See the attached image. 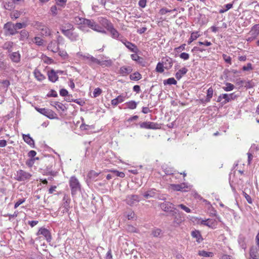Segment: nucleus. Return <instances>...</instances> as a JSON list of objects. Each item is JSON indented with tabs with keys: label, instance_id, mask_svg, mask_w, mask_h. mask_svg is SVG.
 I'll use <instances>...</instances> for the list:
<instances>
[{
	"label": "nucleus",
	"instance_id": "obj_13",
	"mask_svg": "<svg viewBox=\"0 0 259 259\" xmlns=\"http://www.w3.org/2000/svg\"><path fill=\"white\" fill-rule=\"evenodd\" d=\"M160 207L163 211L165 212H173L175 211L173 210L172 209H176L175 208H174V205L172 204V203L168 201H165L163 203H161L160 204Z\"/></svg>",
	"mask_w": 259,
	"mask_h": 259
},
{
	"label": "nucleus",
	"instance_id": "obj_54",
	"mask_svg": "<svg viewBox=\"0 0 259 259\" xmlns=\"http://www.w3.org/2000/svg\"><path fill=\"white\" fill-rule=\"evenodd\" d=\"M38 159V158H30L26 161V164L29 167H31L33 165L35 160Z\"/></svg>",
	"mask_w": 259,
	"mask_h": 259
},
{
	"label": "nucleus",
	"instance_id": "obj_7",
	"mask_svg": "<svg viewBox=\"0 0 259 259\" xmlns=\"http://www.w3.org/2000/svg\"><path fill=\"white\" fill-rule=\"evenodd\" d=\"M120 41L124 46L132 52L134 53H138L139 51L138 47L130 41H128L125 38L122 39L119 38Z\"/></svg>",
	"mask_w": 259,
	"mask_h": 259
},
{
	"label": "nucleus",
	"instance_id": "obj_55",
	"mask_svg": "<svg viewBox=\"0 0 259 259\" xmlns=\"http://www.w3.org/2000/svg\"><path fill=\"white\" fill-rule=\"evenodd\" d=\"M101 93H102V90L100 88H97L94 90L93 94L94 97L96 98V97L99 96V95H100Z\"/></svg>",
	"mask_w": 259,
	"mask_h": 259
},
{
	"label": "nucleus",
	"instance_id": "obj_52",
	"mask_svg": "<svg viewBox=\"0 0 259 259\" xmlns=\"http://www.w3.org/2000/svg\"><path fill=\"white\" fill-rule=\"evenodd\" d=\"M98 173L95 172V171L92 170L89 172L88 177L91 179H94L98 177Z\"/></svg>",
	"mask_w": 259,
	"mask_h": 259
},
{
	"label": "nucleus",
	"instance_id": "obj_6",
	"mask_svg": "<svg viewBox=\"0 0 259 259\" xmlns=\"http://www.w3.org/2000/svg\"><path fill=\"white\" fill-rule=\"evenodd\" d=\"M36 110L40 113L45 115L50 119H52L58 118L57 114L51 109L46 108H36Z\"/></svg>",
	"mask_w": 259,
	"mask_h": 259
},
{
	"label": "nucleus",
	"instance_id": "obj_37",
	"mask_svg": "<svg viewBox=\"0 0 259 259\" xmlns=\"http://www.w3.org/2000/svg\"><path fill=\"white\" fill-rule=\"evenodd\" d=\"M34 75L35 77L38 81H42L46 79V76L41 74V73L37 69H35L34 71Z\"/></svg>",
	"mask_w": 259,
	"mask_h": 259
},
{
	"label": "nucleus",
	"instance_id": "obj_50",
	"mask_svg": "<svg viewBox=\"0 0 259 259\" xmlns=\"http://www.w3.org/2000/svg\"><path fill=\"white\" fill-rule=\"evenodd\" d=\"M33 42L39 46H42L44 44V40L40 37L37 36L34 38Z\"/></svg>",
	"mask_w": 259,
	"mask_h": 259
},
{
	"label": "nucleus",
	"instance_id": "obj_20",
	"mask_svg": "<svg viewBox=\"0 0 259 259\" xmlns=\"http://www.w3.org/2000/svg\"><path fill=\"white\" fill-rule=\"evenodd\" d=\"M171 188L176 191H187L186 188H188L186 183H183L180 184H171Z\"/></svg>",
	"mask_w": 259,
	"mask_h": 259
},
{
	"label": "nucleus",
	"instance_id": "obj_56",
	"mask_svg": "<svg viewBox=\"0 0 259 259\" xmlns=\"http://www.w3.org/2000/svg\"><path fill=\"white\" fill-rule=\"evenodd\" d=\"M242 193H243V195L245 198L247 202L249 204H252V200L251 197L248 194H247L246 192H245L244 191H243Z\"/></svg>",
	"mask_w": 259,
	"mask_h": 259
},
{
	"label": "nucleus",
	"instance_id": "obj_61",
	"mask_svg": "<svg viewBox=\"0 0 259 259\" xmlns=\"http://www.w3.org/2000/svg\"><path fill=\"white\" fill-rule=\"evenodd\" d=\"M25 201V198L20 199H19L15 204L14 208H17L20 204H22Z\"/></svg>",
	"mask_w": 259,
	"mask_h": 259
},
{
	"label": "nucleus",
	"instance_id": "obj_2",
	"mask_svg": "<svg viewBox=\"0 0 259 259\" xmlns=\"http://www.w3.org/2000/svg\"><path fill=\"white\" fill-rule=\"evenodd\" d=\"M69 183L72 195H75L77 192L80 191L81 185L78 180L75 176H72L70 178Z\"/></svg>",
	"mask_w": 259,
	"mask_h": 259
},
{
	"label": "nucleus",
	"instance_id": "obj_46",
	"mask_svg": "<svg viewBox=\"0 0 259 259\" xmlns=\"http://www.w3.org/2000/svg\"><path fill=\"white\" fill-rule=\"evenodd\" d=\"M56 35L57 38L56 42L58 44V45H60L63 44L64 42V39L62 36H61L59 34V32L58 31L56 32Z\"/></svg>",
	"mask_w": 259,
	"mask_h": 259
},
{
	"label": "nucleus",
	"instance_id": "obj_44",
	"mask_svg": "<svg viewBox=\"0 0 259 259\" xmlns=\"http://www.w3.org/2000/svg\"><path fill=\"white\" fill-rule=\"evenodd\" d=\"M85 20L86 19L80 17H75L74 19V23H75L76 24L79 25V24H84Z\"/></svg>",
	"mask_w": 259,
	"mask_h": 259
},
{
	"label": "nucleus",
	"instance_id": "obj_39",
	"mask_svg": "<svg viewBox=\"0 0 259 259\" xmlns=\"http://www.w3.org/2000/svg\"><path fill=\"white\" fill-rule=\"evenodd\" d=\"M200 35L198 34V31H194L192 32L191 36L188 41V44H190L193 41L196 39Z\"/></svg>",
	"mask_w": 259,
	"mask_h": 259
},
{
	"label": "nucleus",
	"instance_id": "obj_21",
	"mask_svg": "<svg viewBox=\"0 0 259 259\" xmlns=\"http://www.w3.org/2000/svg\"><path fill=\"white\" fill-rule=\"evenodd\" d=\"M48 79L49 81L52 82H55L58 80L59 77L57 74V72L54 70L51 69V70L48 71L47 72Z\"/></svg>",
	"mask_w": 259,
	"mask_h": 259
},
{
	"label": "nucleus",
	"instance_id": "obj_9",
	"mask_svg": "<svg viewBox=\"0 0 259 259\" xmlns=\"http://www.w3.org/2000/svg\"><path fill=\"white\" fill-rule=\"evenodd\" d=\"M140 126L142 128L156 130L160 128L159 124L150 121H145L140 124Z\"/></svg>",
	"mask_w": 259,
	"mask_h": 259
},
{
	"label": "nucleus",
	"instance_id": "obj_28",
	"mask_svg": "<svg viewBox=\"0 0 259 259\" xmlns=\"http://www.w3.org/2000/svg\"><path fill=\"white\" fill-rule=\"evenodd\" d=\"M213 93V90L211 87L209 88L207 91V95L206 99L204 100L203 99H201V101L202 103H206L209 102L210 101V99L212 97Z\"/></svg>",
	"mask_w": 259,
	"mask_h": 259
},
{
	"label": "nucleus",
	"instance_id": "obj_15",
	"mask_svg": "<svg viewBox=\"0 0 259 259\" xmlns=\"http://www.w3.org/2000/svg\"><path fill=\"white\" fill-rule=\"evenodd\" d=\"M125 201L127 204L134 205L139 201V196L137 195H128L126 197Z\"/></svg>",
	"mask_w": 259,
	"mask_h": 259
},
{
	"label": "nucleus",
	"instance_id": "obj_40",
	"mask_svg": "<svg viewBox=\"0 0 259 259\" xmlns=\"http://www.w3.org/2000/svg\"><path fill=\"white\" fill-rule=\"evenodd\" d=\"M130 78L132 80H139L142 78L141 74L138 72H136L130 75Z\"/></svg>",
	"mask_w": 259,
	"mask_h": 259
},
{
	"label": "nucleus",
	"instance_id": "obj_57",
	"mask_svg": "<svg viewBox=\"0 0 259 259\" xmlns=\"http://www.w3.org/2000/svg\"><path fill=\"white\" fill-rule=\"evenodd\" d=\"M252 69V64L250 63H248L246 66H244L242 67V70L244 71H249Z\"/></svg>",
	"mask_w": 259,
	"mask_h": 259
},
{
	"label": "nucleus",
	"instance_id": "obj_10",
	"mask_svg": "<svg viewBox=\"0 0 259 259\" xmlns=\"http://www.w3.org/2000/svg\"><path fill=\"white\" fill-rule=\"evenodd\" d=\"M36 235L37 236L42 235L45 237L46 240L48 242H51L52 239L50 231L45 228H40L38 231Z\"/></svg>",
	"mask_w": 259,
	"mask_h": 259
},
{
	"label": "nucleus",
	"instance_id": "obj_58",
	"mask_svg": "<svg viewBox=\"0 0 259 259\" xmlns=\"http://www.w3.org/2000/svg\"><path fill=\"white\" fill-rule=\"evenodd\" d=\"M178 207H180L181 209L185 211L186 212L190 213L191 211V209L189 207H187L186 206L184 205L183 204L178 205Z\"/></svg>",
	"mask_w": 259,
	"mask_h": 259
},
{
	"label": "nucleus",
	"instance_id": "obj_33",
	"mask_svg": "<svg viewBox=\"0 0 259 259\" xmlns=\"http://www.w3.org/2000/svg\"><path fill=\"white\" fill-rule=\"evenodd\" d=\"M188 70L186 67H183L180 69L176 73V77L178 80H180L184 75H185L188 72Z\"/></svg>",
	"mask_w": 259,
	"mask_h": 259
},
{
	"label": "nucleus",
	"instance_id": "obj_43",
	"mask_svg": "<svg viewBox=\"0 0 259 259\" xmlns=\"http://www.w3.org/2000/svg\"><path fill=\"white\" fill-rule=\"evenodd\" d=\"M177 83V82L176 80L174 78H173V77L169 78H168L167 79H165V80H163V84L164 85H166V84H168V85L174 84V85H176Z\"/></svg>",
	"mask_w": 259,
	"mask_h": 259
},
{
	"label": "nucleus",
	"instance_id": "obj_41",
	"mask_svg": "<svg viewBox=\"0 0 259 259\" xmlns=\"http://www.w3.org/2000/svg\"><path fill=\"white\" fill-rule=\"evenodd\" d=\"M127 108L130 109H135L137 106V103L135 101H130L125 103Z\"/></svg>",
	"mask_w": 259,
	"mask_h": 259
},
{
	"label": "nucleus",
	"instance_id": "obj_1",
	"mask_svg": "<svg viewBox=\"0 0 259 259\" xmlns=\"http://www.w3.org/2000/svg\"><path fill=\"white\" fill-rule=\"evenodd\" d=\"M76 55L78 57L81 58L82 60L86 61V63L92 68H94L95 64L99 65L103 67H110L112 64V61L110 59L100 60L89 53L83 54L82 52H79Z\"/></svg>",
	"mask_w": 259,
	"mask_h": 259
},
{
	"label": "nucleus",
	"instance_id": "obj_18",
	"mask_svg": "<svg viewBox=\"0 0 259 259\" xmlns=\"http://www.w3.org/2000/svg\"><path fill=\"white\" fill-rule=\"evenodd\" d=\"M158 195L157 191L155 189H150L145 192L143 195L146 199L155 198Z\"/></svg>",
	"mask_w": 259,
	"mask_h": 259
},
{
	"label": "nucleus",
	"instance_id": "obj_63",
	"mask_svg": "<svg viewBox=\"0 0 259 259\" xmlns=\"http://www.w3.org/2000/svg\"><path fill=\"white\" fill-rule=\"evenodd\" d=\"M51 12L53 15L56 16L57 14V8L56 5L52 6Z\"/></svg>",
	"mask_w": 259,
	"mask_h": 259
},
{
	"label": "nucleus",
	"instance_id": "obj_47",
	"mask_svg": "<svg viewBox=\"0 0 259 259\" xmlns=\"http://www.w3.org/2000/svg\"><path fill=\"white\" fill-rule=\"evenodd\" d=\"M14 26L16 31H17V30L25 28L27 26V24L25 22L16 23L14 24Z\"/></svg>",
	"mask_w": 259,
	"mask_h": 259
},
{
	"label": "nucleus",
	"instance_id": "obj_42",
	"mask_svg": "<svg viewBox=\"0 0 259 259\" xmlns=\"http://www.w3.org/2000/svg\"><path fill=\"white\" fill-rule=\"evenodd\" d=\"M226 86L222 87V89L226 92H229L233 90L235 88L234 84L227 82L225 83Z\"/></svg>",
	"mask_w": 259,
	"mask_h": 259
},
{
	"label": "nucleus",
	"instance_id": "obj_23",
	"mask_svg": "<svg viewBox=\"0 0 259 259\" xmlns=\"http://www.w3.org/2000/svg\"><path fill=\"white\" fill-rule=\"evenodd\" d=\"M98 20L99 23L107 30H108L113 25L111 21L106 18L101 17L98 18Z\"/></svg>",
	"mask_w": 259,
	"mask_h": 259
},
{
	"label": "nucleus",
	"instance_id": "obj_49",
	"mask_svg": "<svg viewBox=\"0 0 259 259\" xmlns=\"http://www.w3.org/2000/svg\"><path fill=\"white\" fill-rule=\"evenodd\" d=\"M152 235L155 237H158L161 236V230L159 229H154L152 231Z\"/></svg>",
	"mask_w": 259,
	"mask_h": 259
},
{
	"label": "nucleus",
	"instance_id": "obj_38",
	"mask_svg": "<svg viewBox=\"0 0 259 259\" xmlns=\"http://www.w3.org/2000/svg\"><path fill=\"white\" fill-rule=\"evenodd\" d=\"M28 32L26 30H22L20 32L19 39L21 41H24L27 39L28 37Z\"/></svg>",
	"mask_w": 259,
	"mask_h": 259
},
{
	"label": "nucleus",
	"instance_id": "obj_30",
	"mask_svg": "<svg viewBox=\"0 0 259 259\" xmlns=\"http://www.w3.org/2000/svg\"><path fill=\"white\" fill-rule=\"evenodd\" d=\"M23 139L24 141L30 146L34 147V141L33 139L30 137L29 134L27 135H23Z\"/></svg>",
	"mask_w": 259,
	"mask_h": 259
},
{
	"label": "nucleus",
	"instance_id": "obj_3",
	"mask_svg": "<svg viewBox=\"0 0 259 259\" xmlns=\"http://www.w3.org/2000/svg\"><path fill=\"white\" fill-rule=\"evenodd\" d=\"M84 25L88 26L89 28L94 31L100 32L101 33L106 34V31L99 24L96 23L94 20L87 19L85 20Z\"/></svg>",
	"mask_w": 259,
	"mask_h": 259
},
{
	"label": "nucleus",
	"instance_id": "obj_31",
	"mask_svg": "<svg viewBox=\"0 0 259 259\" xmlns=\"http://www.w3.org/2000/svg\"><path fill=\"white\" fill-rule=\"evenodd\" d=\"M191 236L196 239V241L198 243H200L202 240L203 238L201 235L200 232L198 230H194L191 232Z\"/></svg>",
	"mask_w": 259,
	"mask_h": 259
},
{
	"label": "nucleus",
	"instance_id": "obj_48",
	"mask_svg": "<svg viewBox=\"0 0 259 259\" xmlns=\"http://www.w3.org/2000/svg\"><path fill=\"white\" fill-rule=\"evenodd\" d=\"M198 254L204 257L212 256L213 253L211 252H207L204 250L199 251Z\"/></svg>",
	"mask_w": 259,
	"mask_h": 259
},
{
	"label": "nucleus",
	"instance_id": "obj_5",
	"mask_svg": "<svg viewBox=\"0 0 259 259\" xmlns=\"http://www.w3.org/2000/svg\"><path fill=\"white\" fill-rule=\"evenodd\" d=\"M35 26L38 30L40 31L41 33L43 35L50 36L51 35V29L44 23L37 22L35 23Z\"/></svg>",
	"mask_w": 259,
	"mask_h": 259
},
{
	"label": "nucleus",
	"instance_id": "obj_45",
	"mask_svg": "<svg viewBox=\"0 0 259 259\" xmlns=\"http://www.w3.org/2000/svg\"><path fill=\"white\" fill-rule=\"evenodd\" d=\"M109 171L114 175V177L117 176L121 178H123L125 177V174L123 172H120L116 170L113 169H111Z\"/></svg>",
	"mask_w": 259,
	"mask_h": 259
},
{
	"label": "nucleus",
	"instance_id": "obj_60",
	"mask_svg": "<svg viewBox=\"0 0 259 259\" xmlns=\"http://www.w3.org/2000/svg\"><path fill=\"white\" fill-rule=\"evenodd\" d=\"M180 57L184 60H187L189 59V54L187 53H182L180 55Z\"/></svg>",
	"mask_w": 259,
	"mask_h": 259
},
{
	"label": "nucleus",
	"instance_id": "obj_62",
	"mask_svg": "<svg viewBox=\"0 0 259 259\" xmlns=\"http://www.w3.org/2000/svg\"><path fill=\"white\" fill-rule=\"evenodd\" d=\"M171 11H169V10H168L165 8H162L159 11V13L161 15H164L167 13H171Z\"/></svg>",
	"mask_w": 259,
	"mask_h": 259
},
{
	"label": "nucleus",
	"instance_id": "obj_14",
	"mask_svg": "<svg viewBox=\"0 0 259 259\" xmlns=\"http://www.w3.org/2000/svg\"><path fill=\"white\" fill-rule=\"evenodd\" d=\"M63 34L72 41H76L79 38L78 34L74 31V30L70 31H64Z\"/></svg>",
	"mask_w": 259,
	"mask_h": 259
},
{
	"label": "nucleus",
	"instance_id": "obj_17",
	"mask_svg": "<svg viewBox=\"0 0 259 259\" xmlns=\"http://www.w3.org/2000/svg\"><path fill=\"white\" fill-rule=\"evenodd\" d=\"M250 259H259V246H252L250 248Z\"/></svg>",
	"mask_w": 259,
	"mask_h": 259
},
{
	"label": "nucleus",
	"instance_id": "obj_8",
	"mask_svg": "<svg viewBox=\"0 0 259 259\" xmlns=\"http://www.w3.org/2000/svg\"><path fill=\"white\" fill-rule=\"evenodd\" d=\"M16 180L18 181H24L29 180L32 176L31 174L23 170L19 169L16 172Z\"/></svg>",
	"mask_w": 259,
	"mask_h": 259
},
{
	"label": "nucleus",
	"instance_id": "obj_22",
	"mask_svg": "<svg viewBox=\"0 0 259 259\" xmlns=\"http://www.w3.org/2000/svg\"><path fill=\"white\" fill-rule=\"evenodd\" d=\"M9 57L11 60L15 63L20 62L21 60V55L18 51L10 53Z\"/></svg>",
	"mask_w": 259,
	"mask_h": 259
},
{
	"label": "nucleus",
	"instance_id": "obj_32",
	"mask_svg": "<svg viewBox=\"0 0 259 259\" xmlns=\"http://www.w3.org/2000/svg\"><path fill=\"white\" fill-rule=\"evenodd\" d=\"M132 68L130 66H122L120 68L119 73L122 75H126L132 72Z\"/></svg>",
	"mask_w": 259,
	"mask_h": 259
},
{
	"label": "nucleus",
	"instance_id": "obj_51",
	"mask_svg": "<svg viewBox=\"0 0 259 259\" xmlns=\"http://www.w3.org/2000/svg\"><path fill=\"white\" fill-rule=\"evenodd\" d=\"M164 66L163 65V63H161L159 62L156 68V71L160 73H162L164 71Z\"/></svg>",
	"mask_w": 259,
	"mask_h": 259
},
{
	"label": "nucleus",
	"instance_id": "obj_64",
	"mask_svg": "<svg viewBox=\"0 0 259 259\" xmlns=\"http://www.w3.org/2000/svg\"><path fill=\"white\" fill-rule=\"evenodd\" d=\"M68 94V91L64 89H62L60 91V95L62 97H66Z\"/></svg>",
	"mask_w": 259,
	"mask_h": 259
},
{
	"label": "nucleus",
	"instance_id": "obj_25",
	"mask_svg": "<svg viewBox=\"0 0 259 259\" xmlns=\"http://www.w3.org/2000/svg\"><path fill=\"white\" fill-rule=\"evenodd\" d=\"M125 96L123 94L118 96L116 98L111 101V105L113 106H117L118 104L122 103L125 100Z\"/></svg>",
	"mask_w": 259,
	"mask_h": 259
},
{
	"label": "nucleus",
	"instance_id": "obj_53",
	"mask_svg": "<svg viewBox=\"0 0 259 259\" xmlns=\"http://www.w3.org/2000/svg\"><path fill=\"white\" fill-rule=\"evenodd\" d=\"M55 1L57 5L62 7H64L67 3V0H55Z\"/></svg>",
	"mask_w": 259,
	"mask_h": 259
},
{
	"label": "nucleus",
	"instance_id": "obj_27",
	"mask_svg": "<svg viewBox=\"0 0 259 259\" xmlns=\"http://www.w3.org/2000/svg\"><path fill=\"white\" fill-rule=\"evenodd\" d=\"M259 34V24H255L252 26L249 32L248 35H252L254 38H256Z\"/></svg>",
	"mask_w": 259,
	"mask_h": 259
},
{
	"label": "nucleus",
	"instance_id": "obj_36",
	"mask_svg": "<svg viewBox=\"0 0 259 259\" xmlns=\"http://www.w3.org/2000/svg\"><path fill=\"white\" fill-rule=\"evenodd\" d=\"M14 43L11 41H8L5 42L2 48L4 50H7L9 53L12 52V49L13 47Z\"/></svg>",
	"mask_w": 259,
	"mask_h": 259
},
{
	"label": "nucleus",
	"instance_id": "obj_19",
	"mask_svg": "<svg viewBox=\"0 0 259 259\" xmlns=\"http://www.w3.org/2000/svg\"><path fill=\"white\" fill-rule=\"evenodd\" d=\"M113 38L119 40V38L122 39L123 37L122 36H120L119 33L118 31L114 27L113 25H112L108 30Z\"/></svg>",
	"mask_w": 259,
	"mask_h": 259
},
{
	"label": "nucleus",
	"instance_id": "obj_26",
	"mask_svg": "<svg viewBox=\"0 0 259 259\" xmlns=\"http://www.w3.org/2000/svg\"><path fill=\"white\" fill-rule=\"evenodd\" d=\"M59 46L55 40H53L49 44L48 49L54 53H57L59 50Z\"/></svg>",
	"mask_w": 259,
	"mask_h": 259
},
{
	"label": "nucleus",
	"instance_id": "obj_29",
	"mask_svg": "<svg viewBox=\"0 0 259 259\" xmlns=\"http://www.w3.org/2000/svg\"><path fill=\"white\" fill-rule=\"evenodd\" d=\"M51 105L55 107L57 109H60L62 111H65L67 110V108L65 107V106L59 102L52 101L51 103Z\"/></svg>",
	"mask_w": 259,
	"mask_h": 259
},
{
	"label": "nucleus",
	"instance_id": "obj_34",
	"mask_svg": "<svg viewBox=\"0 0 259 259\" xmlns=\"http://www.w3.org/2000/svg\"><path fill=\"white\" fill-rule=\"evenodd\" d=\"M72 30H74V26L70 23H66L60 27V30L63 34H64V31H70Z\"/></svg>",
	"mask_w": 259,
	"mask_h": 259
},
{
	"label": "nucleus",
	"instance_id": "obj_35",
	"mask_svg": "<svg viewBox=\"0 0 259 259\" xmlns=\"http://www.w3.org/2000/svg\"><path fill=\"white\" fill-rule=\"evenodd\" d=\"M245 239H246L245 237L242 235H240L238 236V242L240 246L241 247V248H242L244 250L246 248V244L245 242Z\"/></svg>",
	"mask_w": 259,
	"mask_h": 259
},
{
	"label": "nucleus",
	"instance_id": "obj_4",
	"mask_svg": "<svg viewBox=\"0 0 259 259\" xmlns=\"http://www.w3.org/2000/svg\"><path fill=\"white\" fill-rule=\"evenodd\" d=\"M5 34L8 35H14L18 33V31H16L14 24L12 22L6 23L4 26Z\"/></svg>",
	"mask_w": 259,
	"mask_h": 259
},
{
	"label": "nucleus",
	"instance_id": "obj_11",
	"mask_svg": "<svg viewBox=\"0 0 259 259\" xmlns=\"http://www.w3.org/2000/svg\"><path fill=\"white\" fill-rule=\"evenodd\" d=\"M201 224L206 226L209 228L214 229L217 228L218 225V222L216 220L208 219L205 220H202Z\"/></svg>",
	"mask_w": 259,
	"mask_h": 259
},
{
	"label": "nucleus",
	"instance_id": "obj_12",
	"mask_svg": "<svg viewBox=\"0 0 259 259\" xmlns=\"http://www.w3.org/2000/svg\"><path fill=\"white\" fill-rule=\"evenodd\" d=\"M71 199L69 196L66 194H65L63 198V204L62 207L64 208L63 212H67L69 211L70 208V204Z\"/></svg>",
	"mask_w": 259,
	"mask_h": 259
},
{
	"label": "nucleus",
	"instance_id": "obj_24",
	"mask_svg": "<svg viewBox=\"0 0 259 259\" xmlns=\"http://www.w3.org/2000/svg\"><path fill=\"white\" fill-rule=\"evenodd\" d=\"M173 62L172 59L170 57H166L162 59V63L164 66V68L167 70L171 68Z\"/></svg>",
	"mask_w": 259,
	"mask_h": 259
},
{
	"label": "nucleus",
	"instance_id": "obj_59",
	"mask_svg": "<svg viewBox=\"0 0 259 259\" xmlns=\"http://www.w3.org/2000/svg\"><path fill=\"white\" fill-rule=\"evenodd\" d=\"M223 58L226 63L229 64H231V58L230 56H228L226 54H223Z\"/></svg>",
	"mask_w": 259,
	"mask_h": 259
},
{
	"label": "nucleus",
	"instance_id": "obj_16",
	"mask_svg": "<svg viewBox=\"0 0 259 259\" xmlns=\"http://www.w3.org/2000/svg\"><path fill=\"white\" fill-rule=\"evenodd\" d=\"M238 97L235 93H233L231 94H223L222 97L224 99V101L222 102V103L225 104L232 100H235Z\"/></svg>",
	"mask_w": 259,
	"mask_h": 259
}]
</instances>
